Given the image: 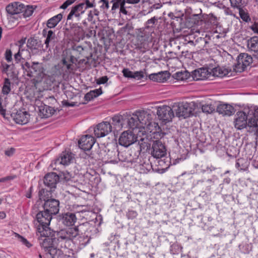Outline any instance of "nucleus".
<instances>
[{
  "instance_id": "obj_51",
  "label": "nucleus",
  "mask_w": 258,
  "mask_h": 258,
  "mask_svg": "<svg viewBox=\"0 0 258 258\" xmlns=\"http://www.w3.org/2000/svg\"><path fill=\"white\" fill-rule=\"evenodd\" d=\"M238 10L240 17L243 21L245 22H248L249 20H250L248 13L245 12L243 10V8L239 9Z\"/></svg>"
},
{
  "instance_id": "obj_16",
  "label": "nucleus",
  "mask_w": 258,
  "mask_h": 258,
  "mask_svg": "<svg viewBox=\"0 0 258 258\" xmlns=\"http://www.w3.org/2000/svg\"><path fill=\"white\" fill-rule=\"evenodd\" d=\"M59 179V176L56 173L51 172L45 175L43 182L46 186L50 188V189H52L56 187V185Z\"/></svg>"
},
{
  "instance_id": "obj_38",
  "label": "nucleus",
  "mask_w": 258,
  "mask_h": 258,
  "mask_svg": "<svg viewBox=\"0 0 258 258\" xmlns=\"http://www.w3.org/2000/svg\"><path fill=\"white\" fill-rule=\"evenodd\" d=\"M231 6L238 10L243 8L247 4L248 0H229Z\"/></svg>"
},
{
  "instance_id": "obj_13",
  "label": "nucleus",
  "mask_w": 258,
  "mask_h": 258,
  "mask_svg": "<svg viewBox=\"0 0 258 258\" xmlns=\"http://www.w3.org/2000/svg\"><path fill=\"white\" fill-rule=\"evenodd\" d=\"M31 70L28 75L30 77L43 78L44 75L45 70L42 63L38 62H33L31 67Z\"/></svg>"
},
{
  "instance_id": "obj_3",
  "label": "nucleus",
  "mask_w": 258,
  "mask_h": 258,
  "mask_svg": "<svg viewBox=\"0 0 258 258\" xmlns=\"http://www.w3.org/2000/svg\"><path fill=\"white\" fill-rule=\"evenodd\" d=\"M41 247L44 249L46 254H49L52 258H55L57 252L60 253V251L56 249L54 246V238L45 237L44 238H39L38 239Z\"/></svg>"
},
{
  "instance_id": "obj_37",
  "label": "nucleus",
  "mask_w": 258,
  "mask_h": 258,
  "mask_svg": "<svg viewBox=\"0 0 258 258\" xmlns=\"http://www.w3.org/2000/svg\"><path fill=\"white\" fill-rule=\"evenodd\" d=\"M102 90L101 88L95 89L94 90L90 91L87 93L84 97L85 100L88 101L92 99L96 98L102 94Z\"/></svg>"
},
{
  "instance_id": "obj_34",
  "label": "nucleus",
  "mask_w": 258,
  "mask_h": 258,
  "mask_svg": "<svg viewBox=\"0 0 258 258\" xmlns=\"http://www.w3.org/2000/svg\"><path fill=\"white\" fill-rule=\"evenodd\" d=\"M122 116L121 115H115L112 117V124L113 125L112 130L114 131H119L122 127V122L121 120Z\"/></svg>"
},
{
  "instance_id": "obj_30",
  "label": "nucleus",
  "mask_w": 258,
  "mask_h": 258,
  "mask_svg": "<svg viewBox=\"0 0 258 258\" xmlns=\"http://www.w3.org/2000/svg\"><path fill=\"white\" fill-rule=\"evenodd\" d=\"M40 41L33 37L29 38L27 41V46L31 51L38 50L41 45Z\"/></svg>"
},
{
  "instance_id": "obj_6",
  "label": "nucleus",
  "mask_w": 258,
  "mask_h": 258,
  "mask_svg": "<svg viewBox=\"0 0 258 258\" xmlns=\"http://www.w3.org/2000/svg\"><path fill=\"white\" fill-rule=\"evenodd\" d=\"M151 154L157 159L161 158L166 155V149L165 145L160 140L153 141L151 149Z\"/></svg>"
},
{
  "instance_id": "obj_23",
  "label": "nucleus",
  "mask_w": 258,
  "mask_h": 258,
  "mask_svg": "<svg viewBox=\"0 0 258 258\" xmlns=\"http://www.w3.org/2000/svg\"><path fill=\"white\" fill-rule=\"evenodd\" d=\"M210 76L211 73L206 68H200L192 72V77L196 80H205L209 78Z\"/></svg>"
},
{
  "instance_id": "obj_46",
  "label": "nucleus",
  "mask_w": 258,
  "mask_h": 258,
  "mask_svg": "<svg viewBox=\"0 0 258 258\" xmlns=\"http://www.w3.org/2000/svg\"><path fill=\"white\" fill-rule=\"evenodd\" d=\"M18 51L22 55V56L25 60L29 59L31 58L30 51L27 49H25L23 47L20 46Z\"/></svg>"
},
{
  "instance_id": "obj_5",
  "label": "nucleus",
  "mask_w": 258,
  "mask_h": 258,
  "mask_svg": "<svg viewBox=\"0 0 258 258\" xmlns=\"http://www.w3.org/2000/svg\"><path fill=\"white\" fill-rule=\"evenodd\" d=\"M157 114L158 118L164 123L171 121L174 116L172 108L166 105L159 107L157 109Z\"/></svg>"
},
{
  "instance_id": "obj_21",
  "label": "nucleus",
  "mask_w": 258,
  "mask_h": 258,
  "mask_svg": "<svg viewBox=\"0 0 258 258\" xmlns=\"http://www.w3.org/2000/svg\"><path fill=\"white\" fill-rule=\"evenodd\" d=\"M73 154L69 152H62L59 157L54 161L55 164L69 165L73 160Z\"/></svg>"
},
{
  "instance_id": "obj_9",
  "label": "nucleus",
  "mask_w": 258,
  "mask_h": 258,
  "mask_svg": "<svg viewBox=\"0 0 258 258\" xmlns=\"http://www.w3.org/2000/svg\"><path fill=\"white\" fill-rule=\"evenodd\" d=\"M11 116L16 123L25 124L29 121L30 114L24 110H16L11 113Z\"/></svg>"
},
{
  "instance_id": "obj_52",
  "label": "nucleus",
  "mask_w": 258,
  "mask_h": 258,
  "mask_svg": "<svg viewBox=\"0 0 258 258\" xmlns=\"http://www.w3.org/2000/svg\"><path fill=\"white\" fill-rule=\"evenodd\" d=\"M216 168L212 165H208L206 167L204 166H201V172L202 173H205L206 172L209 173H211L212 171L216 170Z\"/></svg>"
},
{
  "instance_id": "obj_59",
  "label": "nucleus",
  "mask_w": 258,
  "mask_h": 258,
  "mask_svg": "<svg viewBox=\"0 0 258 258\" xmlns=\"http://www.w3.org/2000/svg\"><path fill=\"white\" fill-rule=\"evenodd\" d=\"M122 73H123V75L124 77L126 78H132L133 76V72L131 71L128 69H123Z\"/></svg>"
},
{
  "instance_id": "obj_33",
  "label": "nucleus",
  "mask_w": 258,
  "mask_h": 258,
  "mask_svg": "<svg viewBox=\"0 0 258 258\" xmlns=\"http://www.w3.org/2000/svg\"><path fill=\"white\" fill-rule=\"evenodd\" d=\"M138 118V117L136 111L133 114L132 116L128 118L127 123L128 126L131 128H141Z\"/></svg>"
},
{
  "instance_id": "obj_32",
  "label": "nucleus",
  "mask_w": 258,
  "mask_h": 258,
  "mask_svg": "<svg viewBox=\"0 0 258 258\" xmlns=\"http://www.w3.org/2000/svg\"><path fill=\"white\" fill-rule=\"evenodd\" d=\"M62 19V15L58 14L48 19L46 23L48 28H54Z\"/></svg>"
},
{
  "instance_id": "obj_58",
  "label": "nucleus",
  "mask_w": 258,
  "mask_h": 258,
  "mask_svg": "<svg viewBox=\"0 0 258 258\" xmlns=\"http://www.w3.org/2000/svg\"><path fill=\"white\" fill-rule=\"evenodd\" d=\"M126 215L128 219H133L137 216L138 213L135 211L128 210Z\"/></svg>"
},
{
  "instance_id": "obj_36",
  "label": "nucleus",
  "mask_w": 258,
  "mask_h": 258,
  "mask_svg": "<svg viewBox=\"0 0 258 258\" xmlns=\"http://www.w3.org/2000/svg\"><path fill=\"white\" fill-rule=\"evenodd\" d=\"M71 29L72 31L74 33V35L76 36L78 38H83L84 35V31L81 26H78L76 24H73Z\"/></svg>"
},
{
  "instance_id": "obj_39",
  "label": "nucleus",
  "mask_w": 258,
  "mask_h": 258,
  "mask_svg": "<svg viewBox=\"0 0 258 258\" xmlns=\"http://www.w3.org/2000/svg\"><path fill=\"white\" fill-rule=\"evenodd\" d=\"M52 190L50 189L48 190L47 189L42 188L39 191V197L41 200H43L45 202L47 200H49L51 197Z\"/></svg>"
},
{
  "instance_id": "obj_45",
  "label": "nucleus",
  "mask_w": 258,
  "mask_h": 258,
  "mask_svg": "<svg viewBox=\"0 0 258 258\" xmlns=\"http://www.w3.org/2000/svg\"><path fill=\"white\" fill-rule=\"evenodd\" d=\"M202 110L203 112L212 113L215 110V106L211 104H205L202 106Z\"/></svg>"
},
{
  "instance_id": "obj_55",
  "label": "nucleus",
  "mask_w": 258,
  "mask_h": 258,
  "mask_svg": "<svg viewBox=\"0 0 258 258\" xmlns=\"http://www.w3.org/2000/svg\"><path fill=\"white\" fill-rule=\"evenodd\" d=\"M14 60L16 63H23L25 61L22 55L18 51L14 55Z\"/></svg>"
},
{
  "instance_id": "obj_61",
  "label": "nucleus",
  "mask_w": 258,
  "mask_h": 258,
  "mask_svg": "<svg viewBox=\"0 0 258 258\" xmlns=\"http://www.w3.org/2000/svg\"><path fill=\"white\" fill-rule=\"evenodd\" d=\"M100 2L102 3L100 8L103 9V11H105L108 9L109 8V2L107 0H100Z\"/></svg>"
},
{
  "instance_id": "obj_50",
  "label": "nucleus",
  "mask_w": 258,
  "mask_h": 258,
  "mask_svg": "<svg viewBox=\"0 0 258 258\" xmlns=\"http://www.w3.org/2000/svg\"><path fill=\"white\" fill-rule=\"evenodd\" d=\"M182 248L180 247L177 244L173 243L170 246V252L173 254H178L181 251Z\"/></svg>"
},
{
  "instance_id": "obj_4",
  "label": "nucleus",
  "mask_w": 258,
  "mask_h": 258,
  "mask_svg": "<svg viewBox=\"0 0 258 258\" xmlns=\"http://www.w3.org/2000/svg\"><path fill=\"white\" fill-rule=\"evenodd\" d=\"M237 62L234 67L236 72H242L252 62V58L250 55L245 53H240L237 58Z\"/></svg>"
},
{
  "instance_id": "obj_26",
  "label": "nucleus",
  "mask_w": 258,
  "mask_h": 258,
  "mask_svg": "<svg viewBox=\"0 0 258 258\" xmlns=\"http://www.w3.org/2000/svg\"><path fill=\"white\" fill-rule=\"evenodd\" d=\"M217 111L223 115L230 116L233 114L235 110L234 107L228 104H220L217 107Z\"/></svg>"
},
{
  "instance_id": "obj_31",
  "label": "nucleus",
  "mask_w": 258,
  "mask_h": 258,
  "mask_svg": "<svg viewBox=\"0 0 258 258\" xmlns=\"http://www.w3.org/2000/svg\"><path fill=\"white\" fill-rule=\"evenodd\" d=\"M138 151L144 153L149 151L151 147V143H149L147 139L141 138L138 144Z\"/></svg>"
},
{
  "instance_id": "obj_2",
  "label": "nucleus",
  "mask_w": 258,
  "mask_h": 258,
  "mask_svg": "<svg viewBox=\"0 0 258 258\" xmlns=\"http://www.w3.org/2000/svg\"><path fill=\"white\" fill-rule=\"evenodd\" d=\"M90 225L88 223H83L75 227H71V229L76 230L77 234L75 239L78 240L80 244L86 245L90 240V236L89 234L88 229Z\"/></svg>"
},
{
  "instance_id": "obj_60",
  "label": "nucleus",
  "mask_w": 258,
  "mask_h": 258,
  "mask_svg": "<svg viewBox=\"0 0 258 258\" xmlns=\"http://www.w3.org/2000/svg\"><path fill=\"white\" fill-rule=\"evenodd\" d=\"M76 0H67L60 7V8L62 9H67L69 6L73 4Z\"/></svg>"
},
{
  "instance_id": "obj_12",
  "label": "nucleus",
  "mask_w": 258,
  "mask_h": 258,
  "mask_svg": "<svg viewBox=\"0 0 258 258\" xmlns=\"http://www.w3.org/2000/svg\"><path fill=\"white\" fill-rule=\"evenodd\" d=\"M95 142V138L91 136L86 135L83 136L78 142L79 147L84 150H90Z\"/></svg>"
},
{
  "instance_id": "obj_44",
  "label": "nucleus",
  "mask_w": 258,
  "mask_h": 258,
  "mask_svg": "<svg viewBox=\"0 0 258 258\" xmlns=\"http://www.w3.org/2000/svg\"><path fill=\"white\" fill-rule=\"evenodd\" d=\"M152 168L151 164L148 162H144L139 165L140 172L142 173H146Z\"/></svg>"
},
{
  "instance_id": "obj_54",
  "label": "nucleus",
  "mask_w": 258,
  "mask_h": 258,
  "mask_svg": "<svg viewBox=\"0 0 258 258\" xmlns=\"http://www.w3.org/2000/svg\"><path fill=\"white\" fill-rule=\"evenodd\" d=\"M117 152L115 149H114L113 150L110 151L108 150V152L106 154L105 156H107V158L108 159H110V162H113V159L114 158V156H115L116 152Z\"/></svg>"
},
{
  "instance_id": "obj_8",
  "label": "nucleus",
  "mask_w": 258,
  "mask_h": 258,
  "mask_svg": "<svg viewBox=\"0 0 258 258\" xmlns=\"http://www.w3.org/2000/svg\"><path fill=\"white\" fill-rule=\"evenodd\" d=\"M137 137L131 131L123 132L120 135L118 142L121 146L127 147L137 141Z\"/></svg>"
},
{
  "instance_id": "obj_11",
  "label": "nucleus",
  "mask_w": 258,
  "mask_h": 258,
  "mask_svg": "<svg viewBox=\"0 0 258 258\" xmlns=\"http://www.w3.org/2000/svg\"><path fill=\"white\" fill-rule=\"evenodd\" d=\"M174 107L176 115L179 117H183L185 118L192 114V108L187 103L178 104Z\"/></svg>"
},
{
  "instance_id": "obj_56",
  "label": "nucleus",
  "mask_w": 258,
  "mask_h": 258,
  "mask_svg": "<svg viewBox=\"0 0 258 258\" xmlns=\"http://www.w3.org/2000/svg\"><path fill=\"white\" fill-rule=\"evenodd\" d=\"M5 58L6 60L9 62H11L12 61V52L10 49H6L5 52Z\"/></svg>"
},
{
  "instance_id": "obj_10",
  "label": "nucleus",
  "mask_w": 258,
  "mask_h": 258,
  "mask_svg": "<svg viewBox=\"0 0 258 258\" xmlns=\"http://www.w3.org/2000/svg\"><path fill=\"white\" fill-rule=\"evenodd\" d=\"M43 209L52 216L57 214L59 211V202L58 200L50 198L44 202Z\"/></svg>"
},
{
  "instance_id": "obj_29",
  "label": "nucleus",
  "mask_w": 258,
  "mask_h": 258,
  "mask_svg": "<svg viewBox=\"0 0 258 258\" xmlns=\"http://www.w3.org/2000/svg\"><path fill=\"white\" fill-rule=\"evenodd\" d=\"M168 77V74L164 72L152 74L149 76V78L151 80L157 82H164L167 80Z\"/></svg>"
},
{
  "instance_id": "obj_35",
  "label": "nucleus",
  "mask_w": 258,
  "mask_h": 258,
  "mask_svg": "<svg viewBox=\"0 0 258 258\" xmlns=\"http://www.w3.org/2000/svg\"><path fill=\"white\" fill-rule=\"evenodd\" d=\"M249 162L246 159L241 158L237 160L236 163V167L239 170L245 171L248 168Z\"/></svg>"
},
{
  "instance_id": "obj_24",
  "label": "nucleus",
  "mask_w": 258,
  "mask_h": 258,
  "mask_svg": "<svg viewBox=\"0 0 258 258\" xmlns=\"http://www.w3.org/2000/svg\"><path fill=\"white\" fill-rule=\"evenodd\" d=\"M22 9H23V4L19 2H15L8 5L6 7V10L8 14L14 15L21 13Z\"/></svg>"
},
{
  "instance_id": "obj_15",
  "label": "nucleus",
  "mask_w": 258,
  "mask_h": 258,
  "mask_svg": "<svg viewBox=\"0 0 258 258\" xmlns=\"http://www.w3.org/2000/svg\"><path fill=\"white\" fill-rule=\"evenodd\" d=\"M139 122L141 127H148L152 124V115L147 111H137Z\"/></svg>"
},
{
  "instance_id": "obj_64",
  "label": "nucleus",
  "mask_w": 258,
  "mask_h": 258,
  "mask_svg": "<svg viewBox=\"0 0 258 258\" xmlns=\"http://www.w3.org/2000/svg\"><path fill=\"white\" fill-rule=\"evenodd\" d=\"M250 29L252 30V31L258 34V23L254 22L252 25L250 26Z\"/></svg>"
},
{
  "instance_id": "obj_40",
  "label": "nucleus",
  "mask_w": 258,
  "mask_h": 258,
  "mask_svg": "<svg viewBox=\"0 0 258 258\" xmlns=\"http://www.w3.org/2000/svg\"><path fill=\"white\" fill-rule=\"evenodd\" d=\"M212 73L214 76L222 78L228 74V71L225 69L216 67L212 70Z\"/></svg>"
},
{
  "instance_id": "obj_27",
  "label": "nucleus",
  "mask_w": 258,
  "mask_h": 258,
  "mask_svg": "<svg viewBox=\"0 0 258 258\" xmlns=\"http://www.w3.org/2000/svg\"><path fill=\"white\" fill-rule=\"evenodd\" d=\"M77 221L76 215L71 212H67L62 215V223L67 226L73 225Z\"/></svg>"
},
{
  "instance_id": "obj_18",
  "label": "nucleus",
  "mask_w": 258,
  "mask_h": 258,
  "mask_svg": "<svg viewBox=\"0 0 258 258\" xmlns=\"http://www.w3.org/2000/svg\"><path fill=\"white\" fill-rule=\"evenodd\" d=\"M111 3H112V6L111 12L112 14L115 13L116 10L119 9V12L124 15L128 14V11L126 10L127 8L125 6V0H111Z\"/></svg>"
},
{
  "instance_id": "obj_57",
  "label": "nucleus",
  "mask_w": 258,
  "mask_h": 258,
  "mask_svg": "<svg viewBox=\"0 0 258 258\" xmlns=\"http://www.w3.org/2000/svg\"><path fill=\"white\" fill-rule=\"evenodd\" d=\"M144 77L143 71H137L133 73V78L137 80H141Z\"/></svg>"
},
{
  "instance_id": "obj_53",
  "label": "nucleus",
  "mask_w": 258,
  "mask_h": 258,
  "mask_svg": "<svg viewBox=\"0 0 258 258\" xmlns=\"http://www.w3.org/2000/svg\"><path fill=\"white\" fill-rule=\"evenodd\" d=\"M143 8H145L146 7L148 6V10L143 9V11L147 12V14L151 13L153 11V9L151 5V3L149 1H143Z\"/></svg>"
},
{
  "instance_id": "obj_47",
  "label": "nucleus",
  "mask_w": 258,
  "mask_h": 258,
  "mask_svg": "<svg viewBox=\"0 0 258 258\" xmlns=\"http://www.w3.org/2000/svg\"><path fill=\"white\" fill-rule=\"evenodd\" d=\"M247 121V126L249 127H253L255 131L258 130L257 121L258 120L254 117V118H250L248 119Z\"/></svg>"
},
{
  "instance_id": "obj_7",
  "label": "nucleus",
  "mask_w": 258,
  "mask_h": 258,
  "mask_svg": "<svg viewBox=\"0 0 258 258\" xmlns=\"http://www.w3.org/2000/svg\"><path fill=\"white\" fill-rule=\"evenodd\" d=\"M112 131V125L107 121H103L96 125L94 132L97 138H101L106 136Z\"/></svg>"
},
{
  "instance_id": "obj_63",
  "label": "nucleus",
  "mask_w": 258,
  "mask_h": 258,
  "mask_svg": "<svg viewBox=\"0 0 258 258\" xmlns=\"http://www.w3.org/2000/svg\"><path fill=\"white\" fill-rule=\"evenodd\" d=\"M222 9H223L224 13L225 14V15H230V16H235L233 14L232 10L229 8L227 7H226L225 6H223V7H222Z\"/></svg>"
},
{
  "instance_id": "obj_48",
  "label": "nucleus",
  "mask_w": 258,
  "mask_h": 258,
  "mask_svg": "<svg viewBox=\"0 0 258 258\" xmlns=\"http://www.w3.org/2000/svg\"><path fill=\"white\" fill-rule=\"evenodd\" d=\"M61 62L63 65L66 66L67 72L71 73L75 70L74 65L67 60V58L63 57L61 60Z\"/></svg>"
},
{
  "instance_id": "obj_1",
  "label": "nucleus",
  "mask_w": 258,
  "mask_h": 258,
  "mask_svg": "<svg viewBox=\"0 0 258 258\" xmlns=\"http://www.w3.org/2000/svg\"><path fill=\"white\" fill-rule=\"evenodd\" d=\"M77 234L76 230L70 228L62 229L56 233L54 238V246L56 249L60 251L57 252L58 258H67L72 256L74 254L72 249L69 248L72 242L76 237Z\"/></svg>"
},
{
  "instance_id": "obj_41",
  "label": "nucleus",
  "mask_w": 258,
  "mask_h": 258,
  "mask_svg": "<svg viewBox=\"0 0 258 258\" xmlns=\"http://www.w3.org/2000/svg\"><path fill=\"white\" fill-rule=\"evenodd\" d=\"M23 9L22 10L21 13H23V15L25 18L29 17L31 16L34 12V9L36 8H33L32 6L27 5L25 6L23 4Z\"/></svg>"
},
{
  "instance_id": "obj_20",
  "label": "nucleus",
  "mask_w": 258,
  "mask_h": 258,
  "mask_svg": "<svg viewBox=\"0 0 258 258\" xmlns=\"http://www.w3.org/2000/svg\"><path fill=\"white\" fill-rule=\"evenodd\" d=\"M52 216L46 210L40 211L36 216L37 221L39 223V225H49L52 219Z\"/></svg>"
},
{
  "instance_id": "obj_42",
  "label": "nucleus",
  "mask_w": 258,
  "mask_h": 258,
  "mask_svg": "<svg viewBox=\"0 0 258 258\" xmlns=\"http://www.w3.org/2000/svg\"><path fill=\"white\" fill-rule=\"evenodd\" d=\"M40 111L42 112L45 117H48L52 115L55 111L53 107L46 105L42 109H40Z\"/></svg>"
},
{
  "instance_id": "obj_43",
  "label": "nucleus",
  "mask_w": 258,
  "mask_h": 258,
  "mask_svg": "<svg viewBox=\"0 0 258 258\" xmlns=\"http://www.w3.org/2000/svg\"><path fill=\"white\" fill-rule=\"evenodd\" d=\"M11 91V82L8 78H5L2 88V92L4 95H8Z\"/></svg>"
},
{
  "instance_id": "obj_19",
  "label": "nucleus",
  "mask_w": 258,
  "mask_h": 258,
  "mask_svg": "<svg viewBox=\"0 0 258 258\" xmlns=\"http://www.w3.org/2000/svg\"><path fill=\"white\" fill-rule=\"evenodd\" d=\"M210 36L206 34L205 37H199L195 40V46L198 50H207L210 47Z\"/></svg>"
},
{
  "instance_id": "obj_25",
  "label": "nucleus",
  "mask_w": 258,
  "mask_h": 258,
  "mask_svg": "<svg viewBox=\"0 0 258 258\" xmlns=\"http://www.w3.org/2000/svg\"><path fill=\"white\" fill-rule=\"evenodd\" d=\"M247 48L258 59V36H253L247 41Z\"/></svg>"
},
{
  "instance_id": "obj_62",
  "label": "nucleus",
  "mask_w": 258,
  "mask_h": 258,
  "mask_svg": "<svg viewBox=\"0 0 258 258\" xmlns=\"http://www.w3.org/2000/svg\"><path fill=\"white\" fill-rule=\"evenodd\" d=\"M19 238H20V240L23 244H25L27 247H30L31 246V244L29 243V242L24 237L18 235Z\"/></svg>"
},
{
  "instance_id": "obj_22",
  "label": "nucleus",
  "mask_w": 258,
  "mask_h": 258,
  "mask_svg": "<svg viewBox=\"0 0 258 258\" xmlns=\"http://www.w3.org/2000/svg\"><path fill=\"white\" fill-rule=\"evenodd\" d=\"M49 225H38L37 228V236L38 239L39 238H50L53 235V231L48 227Z\"/></svg>"
},
{
  "instance_id": "obj_28",
  "label": "nucleus",
  "mask_w": 258,
  "mask_h": 258,
  "mask_svg": "<svg viewBox=\"0 0 258 258\" xmlns=\"http://www.w3.org/2000/svg\"><path fill=\"white\" fill-rule=\"evenodd\" d=\"M42 34L43 36L46 37L44 44L46 45L47 48L49 47V44L54 45L56 37L54 32L52 30H49L47 31V29H44Z\"/></svg>"
},
{
  "instance_id": "obj_49",
  "label": "nucleus",
  "mask_w": 258,
  "mask_h": 258,
  "mask_svg": "<svg viewBox=\"0 0 258 258\" xmlns=\"http://www.w3.org/2000/svg\"><path fill=\"white\" fill-rule=\"evenodd\" d=\"M158 18L156 17H153V18L149 19L146 22L145 24V28L149 29L150 28L154 27V26L156 22H157Z\"/></svg>"
},
{
  "instance_id": "obj_17",
  "label": "nucleus",
  "mask_w": 258,
  "mask_h": 258,
  "mask_svg": "<svg viewBox=\"0 0 258 258\" xmlns=\"http://www.w3.org/2000/svg\"><path fill=\"white\" fill-rule=\"evenodd\" d=\"M85 12V4L80 3L72 7L70 13L68 15L67 20H72L73 17L80 19L81 15Z\"/></svg>"
},
{
  "instance_id": "obj_14",
  "label": "nucleus",
  "mask_w": 258,
  "mask_h": 258,
  "mask_svg": "<svg viewBox=\"0 0 258 258\" xmlns=\"http://www.w3.org/2000/svg\"><path fill=\"white\" fill-rule=\"evenodd\" d=\"M247 115L245 112L238 111L234 120V126L237 130H242L247 126Z\"/></svg>"
}]
</instances>
